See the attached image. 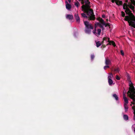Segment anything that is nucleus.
<instances>
[{"label": "nucleus", "instance_id": "f257e3e1", "mask_svg": "<svg viewBox=\"0 0 135 135\" xmlns=\"http://www.w3.org/2000/svg\"><path fill=\"white\" fill-rule=\"evenodd\" d=\"M128 4L124 3L123 5V8L125 10L126 13L129 16H126L124 19L125 20L128 21L129 25L132 26L135 28V17L131 12L129 7L133 11H134V7L131 4Z\"/></svg>", "mask_w": 135, "mask_h": 135}, {"label": "nucleus", "instance_id": "f03ea898", "mask_svg": "<svg viewBox=\"0 0 135 135\" xmlns=\"http://www.w3.org/2000/svg\"><path fill=\"white\" fill-rule=\"evenodd\" d=\"M127 94L128 96L133 100V102H131V103L134 104L135 101V89L133 85H129V90Z\"/></svg>", "mask_w": 135, "mask_h": 135}, {"label": "nucleus", "instance_id": "7ed1b4c3", "mask_svg": "<svg viewBox=\"0 0 135 135\" xmlns=\"http://www.w3.org/2000/svg\"><path fill=\"white\" fill-rule=\"evenodd\" d=\"M84 23L85 26V33L88 34H90L91 32V30L93 29V26L88 21H84Z\"/></svg>", "mask_w": 135, "mask_h": 135}, {"label": "nucleus", "instance_id": "20e7f679", "mask_svg": "<svg viewBox=\"0 0 135 135\" xmlns=\"http://www.w3.org/2000/svg\"><path fill=\"white\" fill-rule=\"evenodd\" d=\"M101 32V30L99 28L98 29L97 31L96 27L95 26V27L94 30L93 31V32L95 35L97 36L100 35Z\"/></svg>", "mask_w": 135, "mask_h": 135}, {"label": "nucleus", "instance_id": "39448f33", "mask_svg": "<svg viewBox=\"0 0 135 135\" xmlns=\"http://www.w3.org/2000/svg\"><path fill=\"white\" fill-rule=\"evenodd\" d=\"M103 41H106L107 40H108V42L109 43V44H112V45L114 47H115L116 45L115 44V43L113 41L109 40V38H108V37H104L103 38Z\"/></svg>", "mask_w": 135, "mask_h": 135}, {"label": "nucleus", "instance_id": "423d86ee", "mask_svg": "<svg viewBox=\"0 0 135 135\" xmlns=\"http://www.w3.org/2000/svg\"><path fill=\"white\" fill-rule=\"evenodd\" d=\"M75 17L76 22L77 23H79L80 22V19L78 12L75 14Z\"/></svg>", "mask_w": 135, "mask_h": 135}, {"label": "nucleus", "instance_id": "0eeeda50", "mask_svg": "<svg viewBox=\"0 0 135 135\" xmlns=\"http://www.w3.org/2000/svg\"><path fill=\"white\" fill-rule=\"evenodd\" d=\"M115 1V2L116 4L118 5H121L122 4V2L118 0H112V1L113 2H114V1Z\"/></svg>", "mask_w": 135, "mask_h": 135}, {"label": "nucleus", "instance_id": "6e6552de", "mask_svg": "<svg viewBox=\"0 0 135 135\" xmlns=\"http://www.w3.org/2000/svg\"><path fill=\"white\" fill-rule=\"evenodd\" d=\"M66 9L68 10H70L71 8V5L69 4L66 1Z\"/></svg>", "mask_w": 135, "mask_h": 135}, {"label": "nucleus", "instance_id": "1a4fd4ad", "mask_svg": "<svg viewBox=\"0 0 135 135\" xmlns=\"http://www.w3.org/2000/svg\"><path fill=\"white\" fill-rule=\"evenodd\" d=\"M123 99L124 101V104H128V100L126 97V96L124 95L123 97Z\"/></svg>", "mask_w": 135, "mask_h": 135}, {"label": "nucleus", "instance_id": "9d476101", "mask_svg": "<svg viewBox=\"0 0 135 135\" xmlns=\"http://www.w3.org/2000/svg\"><path fill=\"white\" fill-rule=\"evenodd\" d=\"M66 17L67 19L70 20H72L73 18V15H66Z\"/></svg>", "mask_w": 135, "mask_h": 135}, {"label": "nucleus", "instance_id": "9b49d317", "mask_svg": "<svg viewBox=\"0 0 135 135\" xmlns=\"http://www.w3.org/2000/svg\"><path fill=\"white\" fill-rule=\"evenodd\" d=\"M124 107L125 112H127L128 109V104H124Z\"/></svg>", "mask_w": 135, "mask_h": 135}, {"label": "nucleus", "instance_id": "f8f14e48", "mask_svg": "<svg viewBox=\"0 0 135 135\" xmlns=\"http://www.w3.org/2000/svg\"><path fill=\"white\" fill-rule=\"evenodd\" d=\"M105 64L106 65L110 64L111 63L109 59H106L105 61Z\"/></svg>", "mask_w": 135, "mask_h": 135}, {"label": "nucleus", "instance_id": "ddd939ff", "mask_svg": "<svg viewBox=\"0 0 135 135\" xmlns=\"http://www.w3.org/2000/svg\"><path fill=\"white\" fill-rule=\"evenodd\" d=\"M99 20L100 22H101L103 25L106 26V24L104 21V20L102 18H100Z\"/></svg>", "mask_w": 135, "mask_h": 135}, {"label": "nucleus", "instance_id": "4468645a", "mask_svg": "<svg viewBox=\"0 0 135 135\" xmlns=\"http://www.w3.org/2000/svg\"><path fill=\"white\" fill-rule=\"evenodd\" d=\"M113 77V75L112 73H110L108 74V79H112Z\"/></svg>", "mask_w": 135, "mask_h": 135}, {"label": "nucleus", "instance_id": "2eb2a0df", "mask_svg": "<svg viewBox=\"0 0 135 135\" xmlns=\"http://www.w3.org/2000/svg\"><path fill=\"white\" fill-rule=\"evenodd\" d=\"M114 70L115 73H118L120 71V69L119 68L117 67L114 69Z\"/></svg>", "mask_w": 135, "mask_h": 135}, {"label": "nucleus", "instance_id": "dca6fc26", "mask_svg": "<svg viewBox=\"0 0 135 135\" xmlns=\"http://www.w3.org/2000/svg\"><path fill=\"white\" fill-rule=\"evenodd\" d=\"M113 97L115 98L116 100H118V96L115 94H114L113 95Z\"/></svg>", "mask_w": 135, "mask_h": 135}, {"label": "nucleus", "instance_id": "f3484780", "mask_svg": "<svg viewBox=\"0 0 135 135\" xmlns=\"http://www.w3.org/2000/svg\"><path fill=\"white\" fill-rule=\"evenodd\" d=\"M96 44L97 47H98L101 45V44L100 42L98 41L96 42Z\"/></svg>", "mask_w": 135, "mask_h": 135}, {"label": "nucleus", "instance_id": "a211bd4d", "mask_svg": "<svg viewBox=\"0 0 135 135\" xmlns=\"http://www.w3.org/2000/svg\"><path fill=\"white\" fill-rule=\"evenodd\" d=\"M123 118L125 120H127L128 119V117L126 115H123Z\"/></svg>", "mask_w": 135, "mask_h": 135}, {"label": "nucleus", "instance_id": "6ab92c4d", "mask_svg": "<svg viewBox=\"0 0 135 135\" xmlns=\"http://www.w3.org/2000/svg\"><path fill=\"white\" fill-rule=\"evenodd\" d=\"M108 80L109 84H112L113 83V81L112 79H108Z\"/></svg>", "mask_w": 135, "mask_h": 135}, {"label": "nucleus", "instance_id": "aec40b11", "mask_svg": "<svg viewBox=\"0 0 135 135\" xmlns=\"http://www.w3.org/2000/svg\"><path fill=\"white\" fill-rule=\"evenodd\" d=\"M132 109L134 110V120H135V106L132 107Z\"/></svg>", "mask_w": 135, "mask_h": 135}, {"label": "nucleus", "instance_id": "412c9836", "mask_svg": "<svg viewBox=\"0 0 135 135\" xmlns=\"http://www.w3.org/2000/svg\"><path fill=\"white\" fill-rule=\"evenodd\" d=\"M82 16L84 18H87L88 17L86 15V14L84 13H81Z\"/></svg>", "mask_w": 135, "mask_h": 135}, {"label": "nucleus", "instance_id": "4be33fe9", "mask_svg": "<svg viewBox=\"0 0 135 135\" xmlns=\"http://www.w3.org/2000/svg\"><path fill=\"white\" fill-rule=\"evenodd\" d=\"M115 78L117 80H119L120 79V77L117 75H116Z\"/></svg>", "mask_w": 135, "mask_h": 135}, {"label": "nucleus", "instance_id": "5701e85b", "mask_svg": "<svg viewBox=\"0 0 135 135\" xmlns=\"http://www.w3.org/2000/svg\"><path fill=\"white\" fill-rule=\"evenodd\" d=\"M75 6L77 7H78L80 5L79 3L78 2H75Z\"/></svg>", "mask_w": 135, "mask_h": 135}, {"label": "nucleus", "instance_id": "b1692460", "mask_svg": "<svg viewBox=\"0 0 135 135\" xmlns=\"http://www.w3.org/2000/svg\"><path fill=\"white\" fill-rule=\"evenodd\" d=\"M94 57V55H91V59L92 60H93Z\"/></svg>", "mask_w": 135, "mask_h": 135}, {"label": "nucleus", "instance_id": "393cba45", "mask_svg": "<svg viewBox=\"0 0 135 135\" xmlns=\"http://www.w3.org/2000/svg\"><path fill=\"white\" fill-rule=\"evenodd\" d=\"M121 15L122 17H124L125 16V14L124 12H121Z\"/></svg>", "mask_w": 135, "mask_h": 135}, {"label": "nucleus", "instance_id": "a878e982", "mask_svg": "<svg viewBox=\"0 0 135 135\" xmlns=\"http://www.w3.org/2000/svg\"><path fill=\"white\" fill-rule=\"evenodd\" d=\"M120 53L123 56L124 55V52L122 50H121L120 51Z\"/></svg>", "mask_w": 135, "mask_h": 135}, {"label": "nucleus", "instance_id": "bb28decb", "mask_svg": "<svg viewBox=\"0 0 135 135\" xmlns=\"http://www.w3.org/2000/svg\"><path fill=\"white\" fill-rule=\"evenodd\" d=\"M109 68V66L108 65H107L106 66H105L104 67V69L105 70L107 68Z\"/></svg>", "mask_w": 135, "mask_h": 135}, {"label": "nucleus", "instance_id": "cd10ccee", "mask_svg": "<svg viewBox=\"0 0 135 135\" xmlns=\"http://www.w3.org/2000/svg\"><path fill=\"white\" fill-rule=\"evenodd\" d=\"M128 81L129 82V84H130V85L133 84L132 83V82L130 80H128Z\"/></svg>", "mask_w": 135, "mask_h": 135}, {"label": "nucleus", "instance_id": "c85d7f7f", "mask_svg": "<svg viewBox=\"0 0 135 135\" xmlns=\"http://www.w3.org/2000/svg\"><path fill=\"white\" fill-rule=\"evenodd\" d=\"M126 91H124H124L123 92V97L124 96V95L126 96Z\"/></svg>", "mask_w": 135, "mask_h": 135}, {"label": "nucleus", "instance_id": "c756f323", "mask_svg": "<svg viewBox=\"0 0 135 135\" xmlns=\"http://www.w3.org/2000/svg\"><path fill=\"white\" fill-rule=\"evenodd\" d=\"M105 15H102V17L103 18H104L105 17Z\"/></svg>", "mask_w": 135, "mask_h": 135}, {"label": "nucleus", "instance_id": "7c9ffc66", "mask_svg": "<svg viewBox=\"0 0 135 135\" xmlns=\"http://www.w3.org/2000/svg\"><path fill=\"white\" fill-rule=\"evenodd\" d=\"M68 1H69V2L70 3L71 2V0H68Z\"/></svg>", "mask_w": 135, "mask_h": 135}, {"label": "nucleus", "instance_id": "2f4dec72", "mask_svg": "<svg viewBox=\"0 0 135 135\" xmlns=\"http://www.w3.org/2000/svg\"><path fill=\"white\" fill-rule=\"evenodd\" d=\"M106 20H107V21H108V19H106Z\"/></svg>", "mask_w": 135, "mask_h": 135}, {"label": "nucleus", "instance_id": "473e14b6", "mask_svg": "<svg viewBox=\"0 0 135 135\" xmlns=\"http://www.w3.org/2000/svg\"><path fill=\"white\" fill-rule=\"evenodd\" d=\"M134 132H135V128H134Z\"/></svg>", "mask_w": 135, "mask_h": 135}, {"label": "nucleus", "instance_id": "72a5a7b5", "mask_svg": "<svg viewBox=\"0 0 135 135\" xmlns=\"http://www.w3.org/2000/svg\"><path fill=\"white\" fill-rule=\"evenodd\" d=\"M133 125H132V128H133Z\"/></svg>", "mask_w": 135, "mask_h": 135}, {"label": "nucleus", "instance_id": "f704fd0d", "mask_svg": "<svg viewBox=\"0 0 135 135\" xmlns=\"http://www.w3.org/2000/svg\"><path fill=\"white\" fill-rule=\"evenodd\" d=\"M98 24H99V23H97V25H98Z\"/></svg>", "mask_w": 135, "mask_h": 135}]
</instances>
